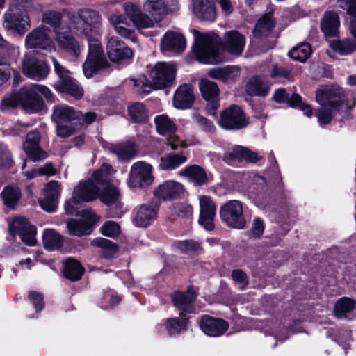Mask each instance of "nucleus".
<instances>
[{"label": "nucleus", "mask_w": 356, "mask_h": 356, "mask_svg": "<svg viewBox=\"0 0 356 356\" xmlns=\"http://www.w3.org/2000/svg\"><path fill=\"white\" fill-rule=\"evenodd\" d=\"M69 20L71 29L76 35L88 38V52L82 68L84 75L91 78L99 70L108 66L100 41L93 37L99 34L101 30L100 15L93 10L83 8L79 10L76 15L70 14Z\"/></svg>", "instance_id": "nucleus-1"}, {"label": "nucleus", "mask_w": 356, "mask_h": 356, "mask_svg": "<svg viewBox=\"0 0 356 356\" xmlns=\"http://www.w3.org/2000/svg\"><path fill=\"white\" fill-rule=\"evenodd\" d=\"M41 94L47 100L54 101V96L50 90L44 85L32 84L24 86L18 93L11 94L2 100L3 108H16L21 104L24 110L29 113L42 111L44 103L39 95Z\"/></svg>", "instance_id": "nucleus-2"}, {"label": "nucleus", "mask_w": 356, "mask_h": 356, "mask_svg": "<svg viewBox=\"0 0 356 356\" xmlns=\"http://www.w3.org/2000/svg\"><path fill=\"white\" fill-rule=\"evenodd\" d=\"M176 69L169 63H158L150 72L152 82L144 76L138 79H131L138 92L148 94L153 89H160L170 86L175 79Z\"/></svg>", "instance_id": "nucleus-3"}, {"label": "nucleus", "mask_w": 356, "mask_h": 356, "mask_svg": "<svg viewBox=\"0 0 356 356\" xmlns=\"http://www.w3.org/2000/svg\"><path fill=\"white\" fill-rule=\"evenodd\" d=\"M221 38L215 33H202L195 31L194 55L200 63L214 65L224 61L219 53Z\"/></svg>", "instance_id": "nucleus-4"}, {"label": "nucleus", "mask_w": 356, "mask_h": 356, "mask_svg": "<svg viewBox=\"0 0 356 356\" xmlns=\"http://www.w3.org/2000/svg\"><path fill=\"white\" fill-rule=\"evenodd\" d=\"M341 88L337 86H326L317 90L316 102L321 107L317 117L321 125L329 124L341 105Z\"/></svg>", "instance_id": "nucleus-5"}, {"label": "nucleus", "mask_w": 356, "mask_h": 356, "mask_svg": "<svg viewBox=\"0 0 356 356\" xmlns=\"http://www.w3.org/2000/svg\"><path fill=\"white\" fill-rule=\"evenodd\" d=\"M56 124V133L59 137L67 138L76 131L77 110L65 105H57L54 107L51 115Z\"/></svg>", "instance_id": "nucleus-6"}, {"label": "nucleus", "mask_w": 356, "mask_h": 356, "mask_svg": "<svg viewBox=\"0 0 356 356\" xmlns=\"http://www.w3.org/2000/svg\"><path fill=\"white\" fill-rule=\"evenodd\" d=\"M219 213L222 221L228 227L238 229L246 227L243 205L239 200H232L227 202L220 207Z\"/></svg>", "instance_id": "nucleus-7"}, {"label": "nucleus", "mask_w": 356, "mask_h": 356, "mask_svg": "<svg viewBox=\"0 0 356 356\" xmlns=\"http://www.w3.org/2000/svg\"><path fill=\"white\" fill-rule=\"evenodd\" d=\"M52 62L54 71L59 77L55 83L56 89L61 92L67 93L76 99L81 98L83 95V90L76 81L70 76V72L62 66L55 58H52Z\"/></svg>", "instance_id": "nucleus-8"}, {"label": "nucleus", "mask_w": 356, "mask_h": 356, "mask_svg": "<svg viewBox=\"0 0 356 356\" xmlns=\"http://www.w3.org/2000/svg\"><path fill=\"white\" fill-rule=\"evenodd\" d=\"M52 62L54 71L59 77L55 83L56 89L61 92L67 93L76 99L81 98L83 95V90L76 81L70 76V72L62 66L55 58H52Z\"/></svg>", "instance_id": "nucleus-9"}, {"label": "nucleus", "mask_w": 356, "mask_h": 356, "mask_svg": "<svg viewBox=\"0 0 356 356\" xmlns=\"http://www.w3.org/2000/svg\"><path fill=\"white\" fill-rule=\"evenodd\" d=\"M152 166L145 161H138L132 164L128 185L131 188H146L154 181Z\"/></svg>", "instance_id": "nucleus-10"}, {"label": "nucleus", "mask_w": 356, "mask_h": 356, "mask_svg": "<svg viewBox=\"0 0 356 356\" xmlns=\"http://www.w3.org/2000/svg\"><path fill=\"white\" fill-rule=\"evenodd\" d=\"M154 122L157 132L167 137V145L171 149L176 150L178 147L186 148L188 145L185 141L179 139L175 134L177 126L172 120L165 114L156 115L154 118Z\"/></svg>", "instance_id": "nucleus-11"}, {"label": "nucleus", "mask_w": 356, "mask_h": 356, "mask_svg": "<svg viewBox=\"0 0 356 356\" xmlns=\"http://www.w3.org/2000/svg\"><path fill=\"white\" fill-rule=\"evenodd\" d=\"M99 217L92 210L85 209L81 212L80 218L70 219L67 222V227L70 235L81 236L90 234L94 224Z\"/></svg>", "instance_id": "nucleus-12"}, {"label": "nucleus", "mask_w": 356, "mask_h": 356, "mask_svg": "<svg viewBox=\"0 0 356 356\" xmlns=\"http://www.w3.org/2000/svg\"><path fill=\"white\" fill-rule=\"evenodd\" d=\"M218 124L225 130H238L245 127L248 122L241 108L232 105L221 112Z\"/></svg>", "instance_id": "nucleus-13"}, {"label": "nucleus", "mask_w": 356, "mask_h": 356, "mask_svg": "<svg viewBox=\"0 0 356 356\" xmlns=\"http://www.w3.org/2000/svg\"><path fill=\"white\" fill-rule=\"evenodd\" d=\"M3 26L8 30H15L22 35L31 27V21L27 13L17 6L10 8L4 15Z\"/></svg>", "instance_id": "nucleus-14"}, {"label": "nucleus", "mask_w": 356, "mask_h": 356, "mask_svg": "<svg viewBox=\"0 0 356 356\" xmlns=\"http://www.w3.org/2000/svg\"><path fill=\"white\" fill-rule=\"evenodd\" d=\"M9 232L13 236L19 235L22 241L29 245L35 244L36 228L26 218H15L9 225Z\"/></svg>", "instance_id": "nucleus-15"}, {"label": "nucleus", "mask_w": 356, "mask_h": 356, "mask_svg": "<svg viewBox=\"0 0 356 356\" xmlns=\"http://www.w3.org/2000/svg\"><path fill=\"white\" fill-rule=\"evenodd\" d=\"M73 31L71 26L69 25L64 31L55 35V40L58 47L63 50L74 60H76L81 54L83 45L71 34Z\"/></svg>", "instance_id": "nucleus-16"}, {"label": "nucleus", "mask_w": 356, "mask_h": 356, "mask_svg": "<svg viewBox=\"0 0 356 356\" xmlns=\"http://www.w3.org/2000/svg\"><path fill=\"white\" fill-rule=\"evenodd\" d=\"M22 72L29 78L40 81L47 76L49 67L45 62L25 55L22 61Z\"/></svg>", "instance_id": "nucleus-17"}, {"label": "nucleus", "mask_w": 356, "mask_h": 356, "mask_svg": "<svg viewBox=\"0 0 356 356\" xmlns=\"http://www.w3.org/2000/svg\"><path fill=\"white\" fill-rule=\"evenodd\" d=\"M200 218L199 223L205 229L211 231L214 229V218L216 206L210 196L201 195L199 197Z\"/></svg>", "instance_id": "nucleus-18"}, {"label": "nucleus", "mask_w": 356, "mask_h": 356, "mask_svg": "<svg viewBox=\"0 0 356 356\" xmlns=\"http://www.w3.org/2000/svg\"><path fill=\"white\" fill-rule=\"evenodd\" d=\"M40 134L35 130L27 134L26 140L23 143L24 152L33 162L42 161L48 156L47 153L42 150L40 146Z\"/></svg>", "instance_id": "nucleus-19"}, {"label": "nucleus", "mask_w": 356, "mask_h": 356, "mask_svg": "<svg viewBox=\"0 0 356 356\" xmlns=\"http://www.w3.org/2000/svg\"><path fill=\"white\" fill-rule=\"evenodd\" d=\"M199 88L203 98L208 102L207 110L210 115H215L220 106L218 100L220 90L218 85L215 82L203 79L200 82Z\"/></svg>", "instance_id": "nucleus-20"}, {"label": "nucleus", "mask_w": 356, "mask_h": 356, "mask_svg": "<svg viewBox=\"0 0 356 356\" xmlns=\"http://www.w3.org/2000/svg\"><path fill=\"white\" fill-rule=\"evenodd\" d=\"M186 47V38L179 32L168 31L161 39L160 49L163 52L181 54Z\"/></svg>", "instance_id": "nucleus-21"}, {"label": "nucleus", "mask_w": 356, "mask_h": 356, "mask_svg": "<svg viewBox=\"0 0 356 356\" xmlns=\"http://www.w3.org/2000/svg\"><path fill=\"white\" fill-rule=\"evenodd\" d=\"M26 46L30 49H51L54 43L44 27H38L26 35Z\"/></svg>", "instance_id": "nucleus-22"}, {"label": "nucleus", "mask_w": 356, "mask_h": 356, "mask_svg": "<svg viewBox=\"0 0 356 356\" xmlns=\"http://www.w3.org/2000/svg\"><path fill=\"white\" fill-rule=\"evenodd\" d=\"M60 193V188L58 181H51L47 183L44 188V197L39 201L42 209L47 212L55 211Z\"/></svg>", "instance_id": "nucleus-23"}, {"label": "nucleus", "mask_w": 356, "mask_h": 356, "mask_svg": "<svg viewBox=\"0 0 356 356\" xmlns=\"http://www.w3.org/2000/svg\"><path fill=\"white\" fill-rule=\"evenodd\" d=\"M197 297V293L193 289L187 291L175 292L172 297L175 307L180 312V314H190L195 312L193 302Z\"/></svg>", "instance_id": "nucleus-24"}, {"label": "nucleus", "mask_w": 356, "mask_h": 356, "mask_svg": "<svg viewBox=\"0 0 356 356\" xmlns=\"http://www.w3.org/2000/svg\"><path fill=\"white\" fill-rule=\"evenodd\" d=\"M229 324L225 320L204 316L200 321L201 330L208 336L219 337L228 329Z\"/></svg>", "instance_id": "nucleus-25"}, {"label": "nucleus", "mask_w": 356, "mask_h": 356, "mask_svg": "<svg viewBox=\"0 0 356 356\" xmlns=\"http://www.w3.org/2000/svg\"><path fill=\"white\" fill-rule=\"evenodd\" d=\"M184 192L181 184L168 180L160 184L154 191L156 197L165 200H173L179 198Z\"/></svg>", "instance_id": "nucleus-26"}, {"label": "nucleus", "mask_w": 356, "mask_h": 356, "mask_svg": "<svg viewBox=\"0 0 356 356\" xmlns=\"http://www.w3.org/2000/svg\"><path fill=\"white\" fill-rule=\"evenodd\" d=\"M107 54L110 59L113 61H119L129 58L133 55L131 49L118 38H111L108 40L107 44Z\"/></svg>", "instance_id": "nucleus-27"}, {"label": "nucleus", "mask_w": 356, "mask_h": 356, "mask_svg": "<svg viewBox=\"0 0 356 356\" xmlns=\"http://www.w3.org/2000/svg\"><path fill=\"white\" fill-rule=\"evenodd\" d=\"M73 193L78 202L92 201L99 196V186L90 179L81 181L74 188Z\"/></svg>", "instance_id": "nucleus-28"}, {"label": "nucleus", "mask_w": 356, "mask_h": 356, "mask_svg": "<svg viewBox=\"0 0 356 356\" xmlns=\"http://www.w3.org/2000/svg\"><path fill=\"white\" fill-rule=\"evenodd\" d=\"M245 45L244 35L237 31L226 32L224 35V47L230 54L239 56L242 54Z\"/></svg>", "instance_id": "nucleus-29"}, {"label": "nucleus", "mask_w": 356, "mask_h": 356, "mask_svg": "<svg viewBox=\"0 0 356 356\" xmlns=\"http://www.w3.org/2000/svg\"><path fill=\"white\" fill-rule=\"evenodd\" d=\"M159 206L154 202L140 206L136 213L134 222L136 226L145 227L156 219Z\"/></svg>", "instance_id": "nucleus-30"}, {"label": "nucleus", "mask_w": 356, "mask_h": 356, "mask_svg": "<svg viewBox=\"0 0 356 356\" xmlns=\"http://www.w3.org/2000/svg\"><path fill=\"white\" fill-rule=\"evenodd\" d=\"M193 102L194 94L192 86L189 84L180 86L174 95V106L179 109H187L192 106Z\"/></svg>", "instance_id": "nucleus-31"}, {"label": "nucleus", "mask_w": 356, "mask_h": 356, "mask_svg": "<svg viewBox=\"0 0 356 356\" xmlns=\"http://www.w3.org/2000/svg\"><path fill=\"white\" fill-rule=\"evenodd\" d=\"M193 12L201 20L213 21L216 13L213 0H192Z\"/></svg>", "instance_id": "nucleus-32"}, {"label": "nucleus", "mask_w": 356, "mask_h": 356, "mask_svg": "<svg viewBox=\"0 0 356 356\" xmlns=\"http://www.w3.org/2000/svg\"><path fill=\"white\" fill-rule=\"evenodd\" d=\"M261 159L256 152H252L242 146H234L225 154V159L228 162L248 161L256 163Z\"/></svg>", "instance_id": "nucleus-33"}, {"label": "nucleus", "mask_w": 356, "mask_h": 356, "mask_svg": "<svg viewBox=\"0 0 356 356\" xmlns=\"http://www.w3.org/2000/svg\"><path fill=\"white\" fill-rule=\"evenodd\" d=\"M340 26L339 17L334 11L325 13L321 21V29L326 38L337 37Z\"/></svg>", "instance_id": "nucleus-34"}, {"label": "nucleus", "mask_w": 356, "mask_h": 356, "mask_svg": "<svg viewBox=\"0 0 356 356\" xmlns=\"http://www.w3.org/2000/svg\"><path fill=\"white\" fill-rule=\"evenodd\" d=\"M126 11L131 17L133 25L138 30L153 27L156 22L133 4L127 5Z\"/></svg>", "instance_id": "nucleus-35"}, {"label": "nucleus", "mask_w": 356, "mask_h": 356, "mask_svg": "<svg viewBox=\"0 0 356 356\" xmlns=\"http://www.w3.org/2000/svg\"><path fill=\"white\" fill-rule=\"evenodd\" d=\"M107 149L118 159L126 161L133 159L137 153L135 144L132 141L110 144Z\"/></svg>", "instance_id": "nucleus-36"}, {"label": "nucleus", "mask_w": 356, "mask_h": 356, "mask_svg": "<svg viewBox=\"0 0 356 356\" xmlns=\"http://www.w3.org/2000/svg\"><path fill=\"white\" fill-rule=\"evenodd\" d=\"M208 75L222 82L235 81L241 75V69L237 65H227L224 67H216L209 70Z\"/></svg>", "instance_id": "nucleus-37"}, {"label": "nucleus", "mask_w": 356, "mask_h": 356, "mask_svg": "<svg viewBox=\"0 0 356 356\" xmlns=\"http://www.w3.org/2000/svg\"><path fill=\"white\" fill-rule=\"evenodd\" d=\"M110 22L113 25L116 32L124 38H128L133 31V24L130 15H112L109 17Z\"/></svg>", "instance_id": "nucleus-38"}, {"label": "nucleus", "mask_w": 356, "mask_h": 356, "mask_svg": "<svg viewBox=\"0 0 356 356\" xmlns=\"http://www.w3.org/2000/svg\"><path fill=\"white\" fill-rule=\"evenodd\" d=\"M180 175L186 176L196 185H202L208 181L206 171L198 165H191L185 168Z\"/></svg>", "instance_id": "nucleus-39"}, {"label": "nucleus", "mask_w": 356, "mask_h": 356, "mask_svg": "<svg viewBox=\"0 0 356 356\" xmlns=\"http://www.w3.org/2000/svg\"><path fill=\"white\" fill-rule=\"evenodd\" d=\"M269 88L268 82L259 76L252 77L247 84V90L251 95L265 97Z\"/></svg>", "instance_id": "nucleus-40"}, {"label": "nucleus", "mask_w": 356, "mask_h": 356, "mask_svg": "<svg viewBox=\"0 0 356 356\" xmlns=\"http://www.w3.org/2000/svg\"><path fill=\"white\" fill-rule=\"evenodd\" d=\"M187 161V156L182 154H167L160 159V168L171 170L179 168Z\"/></svg>", "instance_id": "nucleus-41"}, {"label": "nucleus", "mask_w": 356, "mask_h": 356, "mask_svg": "<svg viewBox=\"0 0 356 356\" xmlns=\"http://www.w3.org/2000/svg\"><path fill=\"white\" fill-rule=\"evenodd\" d=\"M61 18V13L58 11L48 10L42 15V22L53 28L55 35L69 26L62 22Z\"/></svg>", "instance_id": "nucleus-42"}, {"label": "nucleus", "mask_w": 356, "mask_h": 356, "mask_svg": "<svg viewBox=\"0 0 356 356\" xmlns=\"http://www.w3.org/2000/svg\"><path fill=\"white\" fill-rule=\"evenodd\" d=\"M144 9L151 14L156 22H159L166 15L165 0H146Z\"/></svg>", "instance_id": "nucleus-43"}, {"label": "nucleus", "mask_w": 356, "mask_h": 356, "mask_svg": "<svg viewBox=\"0 0 356 356\" xmlns=\"http://www.w3.org/2000/svg\"><path fill=\"white\" fill-rule=\"evenodd\" d=\"M275 26V21L271 13L264 15L257 23L254 29L255 37L259 38L267 35Z\"/></svg>", "instance_id": "nucleus-44"}, {"label": "nucleus", "mask_w": 356, "mask_h": 356, "mask_svg": "<svg viewBox=\"0 0 356 356\" xmlns=\"http://www.w3.org/2000/svg\"><path fill=\"white\" fill-rule=\"evenodd\" d=\"M84 272L81 264L73 259H67L65 263L64 275L72 281L80 280Z\"/></svg>", "instance_id": "nucleus-45"}, {"label": "nucleus", "mask_w": 356, "mask_h": 356, "mask_svg": "<svg viewBox=\"0 0 356 356\" xmlns=\"http://www.w3.org/2000/svg\"><path fill=\"white\" fill-rule=\"evenodd\" d=\"M43 243L47 249L57 250L62 247L63 237L54 229H47L43 234Z\"/></svg>", "instance_id": "nucleus-46"}, {"label": "nucleus", "mask_w": 356, "mask_h": 356, "mask_svg": "<svg viewBox=\"0 0 356 356\" xmlns=\"http://www.w3.org/2000/svg\"><path fill=\"white\" fill-rule=\"evenodd\" d=\"M100 200L107 204H111L116 202L119 197L118 188L112 184L99 186V196Z\"/></svg>", "instance_id": "nucleus-47"}, {"label": "nucleus", "mask_w": 356, "mask_h": 356, "mask_svg": "<svg viewBox=\"0 0 356 356\" xmlns=\"http://www.w3.org/2000/svg\"><path fill=\"white\" fill-rule=\"evenodd\" d=\"M20 189L14 185L5 187L1 192V197L4 204L10 208H14L21 197Z\"/></svg>", "instance_id": "nucleus-48"}, {"label": "nucleus", "mask_w": 356, "mask_h": 356, "mask_svg": "<svg viewBox=\"0 0 356 356\" xmlns=\"http://www.w3.org/2000/svg\"><path fill=\"white\" fill-rule=\"evenodd\" d=\"M330 47L332 50L342 56H346L356 51V43L350 39L333 40L330 42Z\"/></svg>", "instance_id": "nucleus-49"}, {"label": "nucleus", "mask_w": 356, "mask_h": 356, "mask_svg": "<svg viewBox=\"0 0 356 356\" xmlns=\"http://www.w3.org/2000/svg\"><path fill=\"white\" fill-rule=\"evenodd\" d=\"M113 174L112 166L109 164L104 163L102 165L99 169L95 170L92 174L94 180L97 184L100 186H105L108 184H111L110 181V177Z\"/></svg>", "instance_id": "nucleus-50"}, {"label": "nucleus", "mask_w": 356, "mask_h": 356, "mask_svg": "<svg viewBox=\"0 0 356 356\" xmlns=\"http://www.w3.org/2000/svg\"><path fill=\"white\" fill-rule=\"evenodd\" d=\"M187 323V318L183 316L171 318L166 321L165 327L170 335H175L186 330Z\"/></svg>", "instance_id": "nucleus-51"}, {"label": "nucleus", "mask_w": 356, "mask_h": 356, "mask_svg": "<svg viewBox=\"0 0 356 356\" xmlns=\"http://www.w3.org/2000/svg\"><path fill=\"white\" fill-rule=\"evenodd\" d=\"M92 244L102 248L101 254L105 258H111L118 251L117 245L108 239L98 238L92 241Z\"/></svg>", "instance_id": "nucleus-52"}, {"label": "nucleus", "mask_w": 356, "mask_h": 356, "mask_svg": "<svg viewBox=\"0 0 356 356\" xmlns=\"http://www.w3.org/2000/svg\"><path fill=\"white\" fill-rule=\"evenodd\" d=\"M311 53L310 45L308 43H301L290 50L288 54L293 60L305 62Z\"/></svg>", "instance_id": "nucleus-53"}, {"label": "nucleus", "mask_w": 356, "mask_h": 356, "mask_svg": "<svg viewBox=\"0 0 356 356\" xmlns=\"http://www.w3.org/2000/svg\"><path fill=\"white\" fill-rule=\"evenodd\" d=\"M355 307V302L348 298H342L337 302L334 312L337 317H344Z\"/></svg>", "instance_id": "nucleus-54"}, {"label": "nucleus", "mask_w": 356, "mask_h": 356, "mask_svg": "<svg viewBox=\"0 0 356 356\" xmlns=\"http://www.w3.org/2000/svg\"><path fill=\"white\" fill-rule=\"evenodd\" d=\"M129 113L132 120L142 122L147 118V111L143 103L136 102L129 107Z\"/></svg>", "instance_id": "nucleus-55"}, {"label": "nucleus", "mask_w": 356, "mask_h": 356, "mask_svg": "<svg viewBox=\"0 0 356 356\" xmlns=\"http://www.w3.org/2000/svg\"><path fill=\"white\" fill-rule=\"evenodd\" d=\"M17 53V49L0 35V62L8 63V60Z\"/></svg>", "instance_id": "nucleus-56"}, {"label": "nucleus", "mask_w": 356, "mask_h": 356, "mask_svg": "<svg viewBox=\"0 0 356 356\" xmlns=\"http://www.w3.org/2000/svg\"><path fill=\"white\" fill-rule=\"evenodd\" d=\"M193 118L202 131L211 134L215 132L216 127L210 120L207 119L199 113H195L193 115Z\"/></svg>", "instance_id": "nucleus-57"}, {"label": "nucleus", "mask_w": 356, "mask_h": 356, "mask_svg": "<svg viewBox=\"0 0 356 356\" xmlns=\"http://www.w3.org/2000/svg\"><path fill=\"white\" fill-rule=\"evenodd\" d=\"M13 163V155L7 145L0 143V168H10Z\"/></svg>", "instance_id": "nucleus-58"}, {"label": "nucleus", "mask_w": 356, "mask_h": 356, "mask_svg": "<svg viewBox=\"0 0 356 356\" xmlns=\"http://www.w3.org/2000/svg\"><path fill=\"white\" fill-rule=\"evenodd\" d=\"M290 106L294 108H299L308 117L312 114V107L309 104L303 103L301 97L297 93H294L291 96Z\"/></svg>", "instance_id": "nucleus-59"}, {"label": "nucleus", "mask_w": 356, "mask_h": 356, "mask_svg": "<svg viewBox=\"0 0 356 356\" xmlns=\"http://www.w3.org/2000/svg\"><path fill=\"white\" fill-rule=\"evenodd\" d=\"M101 231L103 235L114 238L120 234V227L115 222L107 221L102 225Z\"/></svg>", "instance_id": "nucleus-60"}, {"label": "nucleus", "mask_w": 356, "mask_h": 356, "mask_svg": "<svg viewBox=\"0 0 356 356\" xmlns=\"http://www.w3.org/2000/svg\"><path fill=\"white\" fill-rule=\"evenodd\" d=\"M268 70L272 79H286L290 74V71L287 68L279 67L276 64L269 65Z\"/></svg>", "instance_id": "nucleus-61"}, {"label": "nucleus", "mask_w": 356, "mask_h": 356, "mask_svg": "<svg viewBox=\"0 0 356 356\" xmlns=\"http://www.w3.org/2000/svg\"><path fill=\"white\" fill-rule=\"evenodd\" d=\"M77 115L76 130L83 125L91 124L96 119V114L93 112H88L83 115L81 111H77Z\"/></svg>", "instance_id": "nucleus-62"}, {"label": "nucleus", "mask_w": 356, "mask_h": 356, "mask_svg": "<svg viewBox=\"0 0 356 356\" xmlns=\"http://www.w3.org/2000/svg\"><path fill=\"white\" fill-rule=\"evenodd\" d=\"M337 4L347 14L356 17V0H338Z\"/></svg>", "instance_id": "nucleus-63"}, {"label": "nucleus", "mask_w": 356, "mask_h": 356, "mask_svg": "<svg viewBox=\"0 0 356 356\" xmlns=\"http://www.w3.org/2000/svg\"><path fill=\"white\" fill-rule=\"evenodd\" d=\"M177 248L183 252H191L198 251L200 244L193 240L180 241L177 243Z\"/></svg>", "instance_id": "nucleus-64"}]
</instances>
